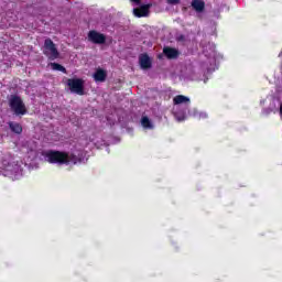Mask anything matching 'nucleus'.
I'll use <instances>...</instances> for the list:
<instances>
[{"label": "nucleus", "mask_w": 282, "mask_h": 282, "mask_svg": "<svg viewBox=\"0 0 282 282\" xmlns=\"http://www.w3.org/2000/svg\"><path fill=\"white\" fill-rule=\"evenodd\" d=\"M139 63H140L141 69H151V67H153L151 57H149V54L147 53L140 55Z\"/></svg>", "instance_id": "0eeeda50"}, {"label": "nucleus", "mask_w": 282, "mask_h": 282, "mask_svg": "<svg viewBox=\"0 0 282 282\" xmlns=\"http://www.w3.org/2000/svg\"><path fill=\"white\" fill-rule=\"evenodd\" d=\"M158 58H162V55H159Z\"/></svg>", "instance_id": "a211bd4d"}, {"label": "nucleus", "mask_w": 282, "mask_h": 282, "mask_svg": "<svg viewBox=\"0 0 282 282\" xmlns=\"http://www.w3.org/2000/svg\"><path fill=\"white\" fill-rule=\"evenodd\" d=\"M280 116H282V104L280 105Z\"/></svg>", "instance_id": "f3484780"}, {"label": "nucleus", "mask_w": 282, "mask_h": 282, "mask_svg": "<svg viewBox=\"0 0 282 282\" xmlns=\"http://www.w3.org/2000/svg\"><path fill=\"white\" fill-rule=\"evenodd\" d=\"M67 86L72 94H77L78 96H85V82L80 78H68Z\"/></svg>", "instance_id": "20e7f679"}, {"label": "nucleus", "mask_w": 282, "mask_h": 282, "mask_svg": "<svg viewBox=\"0 0 282 282\" xmlns=\"http://www.w3.org/2000/svg\"><path fill=\"white\" fill-rule=\"evenodd\" d=\"M9 107L14 116H25L28 113V108L25 107V102L18 95H11L9 98Z\"/></svg>", "instance_id": "f03ea898"}, {"label": "nucleus", "mask_w": 282, "mask_h": 282, "mask_svg": "<svg viewBox=\"0 0 282 282\" xmlns=\"http://www.w3.org/2000/svg\"><path fill=\"white\" fill-rule=\"evenodd\" d=\"M52 69L55 72H62V74H67V68L58 63H51Z\"/></svg>", "instance_id": "ddd939ff"}, {"label": "nucleus", "mask_w": 282, "mask_h": 282, "mask_svg": "<svg viewBox=\"0 0 282 282\" xmlns=\"http://www.w3.org/2000/svg\"><path fill=\"white\" fill-rule=\"evenodd\" d=\"M44 158H46L50 164H77L78 156L76 154H69L67 152L58 151V150H48L44 152Z\"/></svg>", "instance_id": "f257e3e1"}, {"label": "nucleus", "mask_w": 282, "mask_h": 282, "mask_svg": "<svg viewBox=\"0 0 282 282\" xmlns=\"http://www.w3.org/2000/svg\"><path fill=\"white\" fill-rule=\"evenodd\" d=\"M130 1H132V3H137V6H140L141 0H130Z\"/></svg>", "instance_id": "dca6fc26"}, {"label": "nucleus", "mask_w": 282, "mask_h": 282, "mask_svg": "<svg viewBox=\"0 0 282 282\" xmlns=\"http://www.w3.org/2000/svg\"><path fill=\"white\" fill-rule=\"evenodd\" d=\"M43 54L46 55L48 61H56V58L61 56L58 48H56V44H54V41L50 37L44 41Z\"/></svg>", "instance_id": "7ed1b4c3"}, {"label": "nucleus", "mask_w": 282, "mask_h": 282, "mask_svg": "<svg viewBox=\"0 0 282 282\" xmlns=\"http://www.w3.org/2000/svg\"><path fill=\"white\" fill-rule=\"evenodd\" d=\"M141 124L144 127V129H153V124L151 123L149 117H142Z\"/></svg>", "instance_id": "4468645a"}, {"label": "nucleus", "mask_w": 282, "mask_h": 282, "mask_svg": "<svg viewBox=\"0 0 282 282\" xmlns=\"http://www.w3.org/2000/svg\"><path fill=\"white\" fill-rule=\"evenodd\" d=\"M94 78L97 83H105L107 80V72H105V69L98 68L94 74Z\"/></svg>", "instance_id": "9d476101"}, {"label": "nucleus", "mask_w": 282, "mask_h": 282, "mask_svg": "<svg viewBox=\"0 0 282 282\" xmlns=\"http://www.w3.org/2000/svg\"><path fill=\"white\" fill-rule=\"evenodd\" d=\"M192 8H194L196 12H204V9L206 8V2H204L203 0H193Z\"/></svg>", "instance_id": "9b49d317"}, {"label": "nucleus", "mask_w": 282, "mask_h": 282, "mask_svg": "<svg viewBox=\"0 0 282 282\" xmlns=\"http://www.w3.org/2000/svg\"><path fill=\"white\" fill-rule=\"evenodd\" d=\"M8 126L12 133H17L18 135H21L23 133V126H21V123L9 121Z\"/></svg>", "instance_id": "1a4fd4ad"}, {"label": "nucleus", "mask_w": 282, "mask_h": 282, "mask_svg": "<svg viewBox=\"0 0 282 282\" xmlns=\"http://www.w3.org/2000/svg\"><path fill=\"white\" fill-rule=\"evenodd\" d=\"M163 54L166 56V58H169V61H173L180 56V51L171 46H165L163 47Z\"/></svg>", "instance_id": "6e6552de"}, {"label": "nucleus", "mask_w": 282, "mask_h": 282, "mask_svg": "<svg viewBox=\"0 0 282 282\" xmlns=\"http://www.w3.org/2000/svg\"><path fill=\"white\" fill-rule=\"evenodd\" d=\"M88 41L95 45H105L107 43V35L91 30L88 32Z\"/></svg>", "instance_id": "39448f33"}, {"label": "nucleus", "mask_w": 282, "mask_h": 282, "mask_svg": "<svg viewBox=\"0 0 282 282\" xmlns=\"http://www.w3.org/2000/svg\"><path fill=\"white\" fill-rule=\"evenodd\" d=\"M170 6H177L180 3V0H166Z\"/></svg>", "instance_id": "2eb2a0df"}, {"label": "nucleus", "mask_w": 282, "mask_h": 282, "mask_svg": "<svg viewBox=\"0 0 282 282\" xmlns=\"http://www.w3.org/2000/svg\"><path fill=\"white\" fill-rule=\"evenodd\" d=\"M185 102H191V99L184 95H177L173 98L174 105H184Z\"/></svg>", "instance_id": "f8f14e48"}, {"label": "nucleus", "mask_w": 282, "mask_h": 282, "mask_svg": "<svg viewBox=\"0 0 282 282\" xmlns=\"http://www.w3.org/2000/svg\"><path fill=\"white\" fill-rule=\"evenodd\" d=\"M151 3L142 4L141 7L133 9L134 17H138V19H142V17H149V10H151Z\"/></svg>", "instance_id": "423d86ee"}]
</instances>
